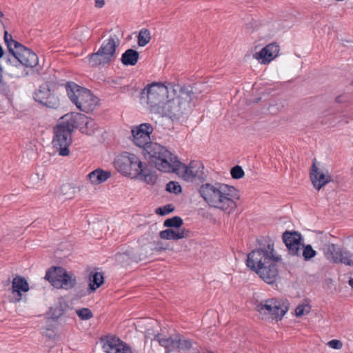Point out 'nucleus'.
Listing matches in <instances>:
<instances>
[{
    "label": "nucleus",
    "instance_id": "obj_28",
    "mask_svg": "<svg viewBox=\"0 0 353 353\" xmlns=\"http://www.w3.org/2000/svg\"><path fill=\"white\" fill-rule=\"evenodd\" d=\"M103 276L101 272H92L90 275L89 289L90 292L95 291L103 283Z\"/></svg>",
    "mask_w": 353,
    "mask_h": 353
},
{
    "label": "nucleus",
    "instance_id": "obj_42",
    "mask_svg": "<svg viewBox=\"0 0 353 353\" xmlns=\"http://www.w3.org/2000/svg\"><path fill=\"white\" fill-rule=\"evenodd\" d=\"M6 54H4V51L3 50V48L1 47V46L0 45V59L1 58H3L5 57Z\"/></svg>",
    "mask_w": 353,
    "mask_h": 353
},
{
    "label": "nucleus",
    "instance_id": "obj_5",
    "mask_svg": "<svg viewBox=\"0 0 353 353\" xmlns=\"http://www.w3.org/2000/svg\"><path fill=\"white\" fill-rule=\"evenodd\" d=\"M79 117L74 113L67 114L54 128L52 145L59 154L62 157L70 154L69 146L72 142V134L76 128V117Z\"/></svg>",
    "mask_w": 353,
    "mask_h": 353
},
{
    "label": "nucleus",
    "instance_id": "obj_48",
    "mask_svg": "<svg viewBox=\"0 0 353 353\" xmlns=\"http://www.w3.org/2000/svg\"><path fill=\"white\" fill-rule=\"evenodd\" d=\"M352 173H353V167H352Z\"/></svg>",
    "mask_w": 353,
    "mask_h": 353
},
{
    "label": "nucleus",
    "instance_id": "obj_13",
    "mask_svg": "<svg viewBox=\"0 0 353 353\" xmlns=\"http://www.w3.org/2000/svg\"><path fill=\"white\" fill-rule=\"evenodd\" d=\"M33 97L37 103L48 108L57 109L60 105L59 97L48 85L39 86Z\"/></svg>",
    "mask_w": 353,
    "mask_h": 353
},
{
    "label": "nucleus",
    "instance_id": "obj_30",
    "mask_svg": "<svg viewBox=\"0 0 353 353\" xmlns=\"http://www.w3.org/2000/svg\"><path fill=\"white\" fill-rule=\"evenodd\" d=\"M151 39L150 32L145 28L140 30L138 35V44L141 47L146 46Z\"/></svg>",
    "mask_w": 353,
    "mask_h": 353
},
{
    "label": "nucleus",
    "instance_id": "obj_47",
    "mask_svg": "<svg viewBox=\"0 0 353 353\" xmlns=\"http://www.w3.org/2000/svg\"><path fill=\"white\" fill-rule=\"evenodd\" d=\"M338 103H343L344 101H337Z\"/></svg>",
    "mask_w": 353,
    "mask_h": 353
},
{
    "label": "nucleus",
    "instance_id": "obj_43",
    "mask_svg": "<svg viewBox=\"0 0 353 353\" xmlns=\"http://www.w3.org/2000/svg\"><path fill=\"white\" fill-rule=\"evenodd\" d=\"M162 250H165V248H162V247H156L154 250H156V251H161Z\"/></svg>",
    "mask_w": 353,
    "mask_h": 353
},
{
    "label": "nucleus",
    "instance_id": "obj_4",
    "mask_svg": "<svg viewBox=\"0 0 353 353\" xmlns=\"http://www.w3.org/2000/svg\"><path fill=\"white\" fill-rule=\"evenodd\" d=\"M3 60L8 67L9 74L21 78L30 74L28 70L39 72V58L30 49L21 45L12 53H8Z\"/></svg>",
    "mask_w": 353,
    "mask_h": 353
},
{
    "label": "nucleus",
    "instance_id": "obj_15",
    "mask_svg": "<svg viewBox=\"0 0 353 353\" xmlns=\"http://www.w3.org/2000/svg\"><path fill=\"white\" fill-rule=\"evenodd\" d=\"M283 240L290 254L301 256L303 243L302 236L299 232L285 231L283 234Z\"/></svg>",
    "mask_w": 353,
    "mask_h": 353
},
{
    "label": "nucleus",
    "instance_id": "obj_35",
    "mask_svg": "<svg viewBox=\"0 0 353 353\" xmlns=\"http://www.w3.org/2000/svg\"><path fill=\"white\" fill-rule=\"evenodd\" d=\"M310 310L311 306L308 303H302L297 305L295 309V314L296 316H301L310 313Z\"/></svg>",
    "mask_w": 353,
    "mask_h": 353
},
{
    "label": "nucleus",
    "instance_id": "obj_11",
    "mask_svg": "<svg viewBox=\"0 0 353 353\" xmlns=\"http://www.w3.org/2000/svg\"><path fill=\"white\" fill-rule=\"evenodd\" d=\"M115 168L123 175L133 177L140 174L143 162L134 154L123 152L114 160Z\"/></svg>",
    "mask_w": 353,
    "mask_h": 353
},
{
    "label": "nucleus",
    "instance_id": "obj_20",
    "mask_svg": "<svg viewBox=\"0 0 353 353\" xmlns=\"http://www.w3.org/2000/svg\"><path fill=\"white\" fill-rule=\"evenodd\" d=\"M190 235V231L185 229H166L160 232L159 236L162 239L166 240H179L183 238H188Z\"/></svg>",
    "mask_w": 353,
    "mask_h": 353
},
{
    "label": "nucleus",
    "instance_id": "obj_10",
    "mask_svg": "<svg viewBox=\"0 0 353 353\" xmlns=\"http://www.w3.org/2000/svg\"><path fill=\"white\" fill-rule=\"evenodd\" d=\"M119 43V39L115 35L104 40L98 51L88 57L90 64L97 66L110 63L115 57L116 49Z\"/></svg>",
    "mask_w": 353,
    "mask_h": 353
},
{
    "label": "nucleus",
    "instance_id": "obj_22",
    "mask_svg": "<svg viewBox=\"0 0 353 353\" xmlns=\"http://www.w3.org/2000/svg\"><path fill=\"white\" fill-rule=\"evenodd\" d=\"M111 176V173L109 171H105L101 168H97L91 172L88 178L93 185H98L105 182Z\"/></svg>",
    "mask_w": 353,
    "mask_h": 353
},
{
    "label": "nucleus",
    "instance_id": "obj_25",
    "mask_svg": "<svg viewBox=\"0 0 353 353\" xmlns=\"http://www.w3.org/2000/svg\"><path fill=\"white\" fill-rule=\"evenodd\" d=\"M342 248L334 243H329L325 245L324 254L327 260L332 263H337Z\"/></svg>",
    "mask_w": 353,
    "mask_h": 353
},
{
    "label": "nucleus",
    "instance_id": "obj_44",
    "mask_svg": "<svg viewBox=\"0 0 353 353\" xmlns=\"http://www.w3.org/2000/svg\"><path fill=\"white\" fill-rule=\"evenodd\" d=\"M349 283L351 285V287L353 288V279L350 280Z\"/></svg>",
    "mask_w": 353,
    "mask_h": 353
},
{
    "label": "nucleus",
    "instance_id": "obj_21",
    "mask_svg": "<svg viewBox=\"0 0 353 353\" xmlns=\"http://www.w3.org/2000/svg\"><path fill=\"white\" fill-rule=\"evenodd\" d=\"M133 178H138L141 181L150 185L154 184L157 180L156 172L148 169L145 163H143V166H141L140 174L134 176Z\"/></svg>",
    "mask_w": 353,
    "mask_h": 353
},
{
    "label": "nucleus",
    "instance_id": "obj_17",
    "mask_svg": "<svg viewBox=\"0 0 353 353\" xmlns=\"http://www.w3.org/2000/svg\"><path fill=\"white\" fill-rule=\"evenodd\" d=\"M310 179L314 187L319 190L331 181V176L328 174L327 171L319 169L314 161L310 172Z\"/></svg>",
    "mask_w": 353,
    "mask_h": 353
},
{
    "label": "nucleus",
    "instance_id": "obj_23",
    "mask_svg": "<svg viewBox=\"0 0 353 353\" xmlns=\"http://www.w3.org/2000/svg\"><path fill=\"white\" fill-rule=\"evenodd\" d=\"M154 339L157 341L159 345L166 350V353H170L171 352L176 350V345L177 344V335L175 336H170L168 338L161 337V334H157L154 336Z\"/></svg>",
    "mask_w": 353,
    "mask_h": 353
},
{
    "label": "nucleus",
    "instance_id": "obj_45",
    "mask_svg": "<svg viewBox=\"0 0 353 353\" xmlns=\"http://www.w3.org/2000/svg\"><path fill=\"white\" fill-rule=\"evenodd\" d=\"M67 188H70V186L69 185H63L62 186V189H67Z\"/></svg>",
    "mask_w": 353,
    "mask_h": 353
},
{
    "label": "nucleus",
    "instance_id": "obj_24",
    "mask_svg": "<svg viewBox=\"0 0 353 353\" xmlns=\"http://www.w3.org/2000/svg\"><path fill=\"white\" fill-rule=\"evenodd\" d=\"M65 88L69 99L74 104H75L80 97V95H81L83 90L85 89L72 81L68 82Z\"/></svg>",
    "mask_w": 353,
    "mask_h": 353
},
{
    "label": "nucleus",
    "instance_id": "obj_34",
    "mask_svg": "<svg viewBox=\"0 0 353 353\" xmlns=\"http://www.w3.org/2000/svg\"><path fill=\"white\" fill-rule=\"evenodd\" d=\"M302 256L305 261L310 260L312 258L314 257L316 252L312 248L310 245H307L305 246L303 245L302 248Z\"/></svg>",
    "mask_w": 353,
    "mask_h": 353
},
{
    "label": "nucleus",
    "instance_id": "obj_6",
    "mask_svg": "<svg viewBox=\"0 0 353 353\" xmlns=\"http://www.w3.org/2000/svg\"><path fill=\"white\" fill-rule=\"evenodd\" d=\"M193 94L192 91L187 88H180L179 94L170 100L164 101L156 114L168 117L172 119H179L182 115L190 112Z\"/></svg>",
    "mask_w": 353,
    "mask_h": 353
},
{
    "label": "nucleus",
    "instance_id": "obj_14",
    "mask_svg": "<svg viewBox=\"0 0 353 353\" xmlns=\"http://www.w3.org/2000/svg\"><path fill=\"white\" fill-rule=\"evenodd\" d=\"M105 353H132L130 347L115 336H105L101 339Z\"/></svg>",
    "mask_w": 353,
    "mask_h": 353
},
{
    "label": "nucleus",
    "instance_id": "obj_37",
    "mask_svg": "<svg viewBox=\"0 0 353 353\" xmlns=\"http://www.w3.org/2000/svg\"><path fill=\"white\" fill-rule=\"evenodd\" d=\"M231 176L233 179H239L244 175V171L239 165H235L231 169Z\"/></svg>",
    "mask_w": 353,
    "mask_h": 353
},
{
    "label": "nucleus",
    "instance_id": "obj_19",
    "mask_svg": "<svg viewBox=\"0 0 353 353\" xmlns=\"http://www.w3.org/2000/svg\"><path fill=\"white\" fill-rule=\"evenodd\" d=\"M29 290V285L26 279L21 276H16L12 282V292L16 293L18 298L17 301L21 299L22 292H27Z\"/></svg>",
    "mask_w": 353,
    "mask_h": 353
},
{
    "label": "nucleus",
    "instance_id": "obj_32",
    "mask_svg": "<svg viewBox=\"0 0 353 353\" xmlns=\"http://www.w3.org/2000/svg\"><path fill=\"white\" fill-rule=\"evenodd\" d=\"M192 345V342L185 337L177 335V344L176 345V349L179 350H189Z\"/></svg>",
    "mask_w": 353,
    "mask_h": 353
},
{
    "label": "nucleus",
    "instance_id": "obj_2",
    "mask_svg": "<svg viewBox=\"0 0 353 353\" xmlns=\"http://www.w3.org/2000/svg\"><path fill=\"white\" fill-rule=\"evenodd\" d=\"M154 151L152 154H161L163 157V159H158L155 161V167L159 170L165 172H176L186 181L203 179L204 167L201 161H192L188 165H186L179 161L176 156L165 147L154 145Z\"/></svg>",
    "mask_w": 353,
    "mask_h": 353
},
{
    "label": "nucleus",
    "instance_id": "obj_33",
    "mask_svg": "<svg viewBox=\"0 0 353 353\" xmlns=\"http://www.w3.org/2000/svg\"><path fill=\"white\" fill-rule=\"evenodd\" d=\"M183 225V219L177 216L166 219L163 225L167 228H176L179 229Z\"/></svg>",
    "mask_w": 353,
    "mask_h": 353
},
{
    "label": "nucleus",
    "instance_id": "obj_38",
    "mask_svg": "<svg viewBox=\"0 0 353 353\" xmlns=\"http://www.w3.org/2000/svg\"><path fill=\"white\" fill-rule=\"evenodd\" d=\"M166 190L177 194L181 192V187L177 182L170 181L166 185Z\"/></svg>",
    "mask_w": 353,
    "mask_h": 353
},
{
    "label": "nucleus",
    "instance_id": "obj_40",
    "mask_svg": "<svg viewBox=\"0 0 353 353\" xmlns=\"http://www.w3.org/2000/svg\"><path fill=\"white\" fill-rule=\"evenodd\" d=\"M327 345L332 349L340 350L343 346V343L339 340L333 339L327 343Z\"/></svg>",
    "mask_w": 353,
    "mask_h": 353
},
{
    "label": "nucleus",
    "instance_id": "obj_7",
    "mask_svg": "<svg viewBox=\"0 0 353 353\" xmlns=\"http://www.w3.org/2000/svg\"><path fill=\"white\" fill-rule=\"evenodd\" d=\"M153 132V128L150 123H142L138 126L133 127L131 130L132 135L133 137L134 143L141 148L148 154L150 161L155 165V161L158 159H163V157L160 154H154V145L163 147L162 145L150 141V134Z\"/></svg>",
    "mask_w": 353,
    "mask_h": 353
},
{
    "label": "nucleus",
    "instance_id": "obj_39",
    "mask_svg": "<svg viewBox=\"0 0 353 353\" xmlns=\"http://www.w3.org/2000/svg\"><path fill=\"white\" fill-rule=\"evenodd\" d=\"M174 210V208L171 204L164 205L163 207H159L156 209V213L157 214L164 216Z\"/></svg>",
    "mask_w": 353,
    "mask_h": 353
},
{
    "label": "nucleus",
    "instance_id": "obj_16",
    "mask_svg": "<svg viewBox=\"0 0 353 353\" xmlns=\"http://www.w3.org/2000/svg\"><path fill=\"white\" fill-rule=\"evenodd\" d=\"M81 93L74 105L82 112L88 113L93 111L98 104V99L86 88Z\"/></svg>",
    "mask_w": 353,
    "mask_h": 353
},
{
    "label": "nucleus",
    "instance_id": "obj_29",
    "mask_svg": "<svg viewBox=\"0 0 353 353\" xmlns=\"http://www.w3.org/2000/svg\"><path fill=\"white\" fill-rule=\"evenodd\" d=\"M337 263H343L346 265L353 266V254L342 248L337 259Z\"/></svg>",
    "mask_w": 353,
    "mask_h": 353
},
{
    "label": "nucleus",
    "instance_id": "obj_1",
    "mask_svg": "<svg viewBox=\"0 0 353 353\" xmlns=\"http://www.w3.org/2000/svg\"><path fill=\"white\" fill-rule=\"evenodd\" d=\"M198 192L210 208L230 214L237 208L239 196L234 186L219 182L205 183L200 185Z\"/></svg>",
    "mask_w": 353,
    "mask_h": 353
},
{
    "label": "nucleus",
    "instance_id": "obj_8",
    "mask_svg": "<svg viewBox=\"0 0 353 353\" xmlns=\"http://www.w3.org/2000/svg\"><path fill=\"white\" fill-rule=\"evenodd\" d=\"M255 310L263 319L281 321L289 310L287 300L272 298L256 304Z\"/></svg>",
    "mask_w": 353,
    "mask_h": 353
},
{
    "label": "nucleus",
    "instance_id": "obj_3",
    "mask_svg": "<svg viewBox=\"0 0 353 353\" xmlns=\"http://www.w3.org/2000/svg\"><path fill=\"white\" fill-rule=\"evenodd\" d=\"M281 260V256L276 254L273 243L254 250L248 254L246 265L254 271L265 283L272 284L279 278L276 263Z\"/></svg>",
    "mask_w": 353,
    "mask_h": 353
},
{
    "label": "nucleus",
    "instance_id": "obj_27",
    "mask_svg": "<svg viewBox=\"0 0 353 353\" xmlns=\"http://www.w3.org/2000/svg\"><path fill=\"white\" fill-rule=\"evenodd\" d=\"M139 52L133 49H128L121 56V62L125 65H135L139 60Z\"/></svg>",
    "mask_w": 353,
    "mask_h": 353
},
{
    "label": "nucleus",
    "instance_id": "obj_46",
    "mask_svg": "<svg viewBox=\"0 0 353 353\" xmlns=\"http://www.w3.org/2000/svg\"><path fill=\"white\" fill-rule=\"evenodd\" d=\"M3 17V13L0 10V18Z\"/></svg>",
    "mask_w": 353,
    "mask_h": 353
},
{
    "label": "nucleus",
    "instance_id": "obj_12",
    "mask_svg": "<svg viewBox=\"0 0 353 353\" xmlns=\"http://www.w3.org/2000/svg\"><path fill=\"white\" fill-rule=\"evenodd\" d=\"M45 278L54 287L65 290L74 288L77 283L76 276L74 274L68 273L61 267H54L48 270Z\"/></svg>",
    "mask_w": 353,
    "mask_h": 353
},
{
    "label": "nucleus",
    "instance_id": "obj_9",
    "mask_svg": "<svg viewBox=\"0 0 353 353\" xmlns=\"http://www.w3.org/2000/svg\"><path fill=\"white\" fill-rule=\"evenodd\" d=\"M168 93V88L162 83L148 85L141 93V99L151 112L157 113L164 102Z\"/></svg>",
    "mask_w": 353,
    "mask_h": 353
},
{
    "label": "nucleus",
    "instance_id": "obj_31",
    "mask_svg": "<svg viewBox=\"0 0 353 353\" xmlns=\"http://www.w3.org/2000/svg\"><path fill=\"white\" fill-rule=\"evenodd\" d=\"M4 41L8 48V53H12L15 49L18 48V46H21L19 43L13 40L11 34H8L7 31L4 32Z\"/></svg>",
    "mask_w": 353,
    "mask_h": 353
},
{
    "label": "nucleus",
    "instance_id": "obj_41",
    "mask_svg": "<svg viewBox=\"0 0 353 353\" xmlns=\"http://www.w3.org/2000/svg\"><path fill=\"white\" fill-rule=\"evenodd\" d=\"M105 4L104 0H95V6L97 8H102Z\"/></svg>",
    "mask_w": 353,
    "mask_h": 353
},
{
    "label": "nucleus",
    "instance_id": "obj_26",
    "mask_svg": "<svg viewBox=\"0 0 353 353\" xmlns=\"http://www.w3.org/2000/svg\"><path fill=\"white\" fill-rule=\"evenodd\" d=\"M74 114H78L79 116L76 117V128L78 126L79 121H81L82 123L85 124V129L84 130L83 128H81L82 132H85L88 134H91L94 132V130L96 129V123L94 120L88 119L87 117H85L83 114H78V113H74Z\"/></svg>",
    "mask_w": 353,
    "mask_h": 353
},
{
    "label": "nucleus",
    "instance_id": "obj_18",
    "mask_svg": "<svg viewBox=\"0 0 353 353\" xmlns=\"http://www.w3.org/2000/svg\"><path fill=\"white\" fill-rule=\"evenodd\" d=\"M279 46L276 43H270L263 48L259 52L255 53L253 57L262 64L269 63L278 55Z\"/></svg>",
    "mask_w": 353,
    "mask_h": 353
},
{
    "label": "nucleus",
    "instance_id": "obj_36",
    "mask_svg": "<svg viewBox=\"0 0 353 353\" xmlns=\"http://www.w3.org/2000/svg\"><path fill=\"white\" fill-rule=\"evenodd\" d=\"M76 313L81 320H89L93 316L92 311L86 307L77 310Z\"/></svg>",
    "mask_w": 353,
    "mask_h": 353
}]
</instances>
